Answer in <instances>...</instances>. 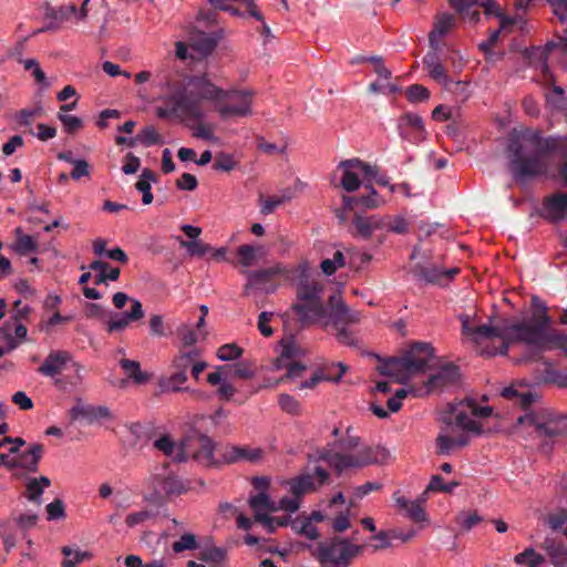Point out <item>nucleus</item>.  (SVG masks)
Returning <instances> with one entry per match:
<instances>
[{"mask_svg": "<svg viewBox=\"0 0 567 567\" xmlns=\"http://www.w3.org/2000/svg\"><path fill=\"white\" fill-rule=\"evenodd\" d=\"M554 153H558L564 159L560 176L567 186V135L544 137L536 130L514 131L509 135L506 148L508 169L513 179L526 185L532 179L545 175L549 167L548 157Z\"/></svg>", "mask_w": 567, "mask_h": 567, "instance_id": "f257e3e1", "label": "nucleus"}, {"mask_svg": "<svg viewBox=\"0 0 567 567\" xmlns=\"http://www.w3.org/2000/svg\"><path fill=\"white\" fill-rule=\"evenodd\" d=\"M156 86L161 91L157 100L163 103L156 107L161 118L204 120L206 114L200 106L202 101L214 104L216 109L225 97V90L214 84L206 75L187 79L185 85L179 82L159 78Z\"/></svg>", "mask_w": 567, "mask_h": 567, "instance_id": "f03ea898", "label": "nucleus"}, {"mask_svg": "<svg viewBox=\"0 0 567 567\" xmlns=\"http://www.w3.org/2000/svg\"><path fill=\"white\" fill-rule=\"evenodd\" d=\"M551 319L547 313L538 317L532 316L528 319L505 320L497 328H482L481 336H496L502 340L498 350L487 351V354L506 355L511 343H523L537 352L550 350L554 347L556 331H550Z\"/></svg>", "mask_w": 567, "mask_h": 567, "instance_id": "7ed1b4c3", "label": "nucleus"}, {"mask_svg": "<svg viewBox=\"0 0 567 567\" xmlns=\"http://www.w3.org/2000/svg\"><path fill=\"white\" fill-rule=\"evenodd\" d=\"M454 422L446 421L436 437V450L440 455H450L455 450L466 446L472 436L483 432L480 419L492 414L489 406H478L475 399H466L452 406Z\"/></svg>", "mask_w": 567, "mask_h": 567, "instance_id": "20e7f679", "label": "nucleus"}, {"mask_svg": "<svg viewBox=\"0 0 567 567\" xmlns=\"http://www.w3.org/2000/svg\"><path fill=\"white\" fill-rule=\"evenodd\" d=\"M360 439L350 434V427L347 429V435L336 443V451L323 450L319 458L327 462L338 474L349 468L363 467L379 461V454L384 456L388 451L381 447H360Z\"/></svg>", "mask_w": 567, "mask_h": 567, "instance_id": "39448f33", "label": "nucleus"}, {"mask_svg": "<svg viewBox=\"0 0 567 567\" xmlns=\"http://www.w3.org/2000/svg\"><path fill=\"white\" fill-rule=\"evenodd\" d=\"M300 279L297 285V300L292 310L302 323H320L329 316L330 307H324L322 293L323 285L307 274L308 266H299Z\"/></svg>", "mask_w": 567, "mask_h": 567, "instance_id": "423d86ee", "label": "nucleus"}, {"mask_svg": "<svg viewBox=\"0 0 567 567\" xmlns=\"http://www.w3.org/2000/svg\"><path fill=\"white\" fill-rule=\"evenodd\" d=\"M360 319V312L348 308L341 298L332 296L330 298L329 316L319 324L323 328L332 326L336 329V338L339 343L348 347H357L359 343L358 339L348 327L359 323Z\"/></svg>", "mask_w": 567, "mask_h": 567, "instance_id": "0eeeda50", "label": "nucleus"}, {"mask_svg": "<svg viewBox=\"0 0 567 567\" xmlns=\"http://www.w3.org/2000/svg\"><path fill=\"white\" fill-rule=\"evenodd\" d=\"M362 550V545L354 544L349 538L336 536L319 544L318 560L328 567H348Z\"/></svg>", "mask_w": 567, "mask_h": 567, "instance_id": "6e6552de", "label": "nucleus"}, {"mask_svg": "<svg viewBox=\"0 0 567 567\" xmlns=\"http://www.w3.org/2000/svg\"><path fill=\"white\" fill-rule=\"evenodd\" d=\"M195 357H202L197 348L181 350L173 357L169 364V375L162 377L158 385L164 392H178L185 390L183 384L187 381V372Z\"/></svg>", "mask_w": 567, "mask_h": 567, "instance_id": "1a4fd4ad", "label": "nucleus"}, {"mask_svg": "<svg viewBox=\"0 0 567 567\" xmlns=\"http://www.w3.org/2000/svg\"><path fill=\"white\" fill-rule=\"evenodd\" d=\"M255 96L256 91L251 89L225 90V97L217 103L216 112L221 118L250 116Z\"/></svg>", "mask_w": 567, "mask_h": 567, "instance_id": "9d476101", "label": "nucleus"}, {"mask_svg": "<svg viewBox=\"0 0 567 567\" xmlns=\"http://www.w3.org/2000/svg\"><path fill=\"white\" fill-rule=\"evenodd\" d=\"M374 172L375 166L359 158L344 159L338 164L332 181L340 174V186L344 190L352 193L359 189L364 181H370Z\"/></svg>", "mask_w": 567, "mask_h": 567, "instance_id": "9b49d317", "label": "nucleus"}, {"mask_svg": "<svg viewBox=\"0 0 567 567\" xmlns=\"http://www.w3.org/2000/svg\"><path fill=\"white\" fill-rule=\"evenodd\" d=\"M290 269L281 262H277L265 269L248 271L244 293L247 296L256 291L271 293L276 291L278 287L276 279H290Z\"/></svg>", "mask_w": 567, "mask_h": 567, "instance_id": "f8f14e48", "label": "nucleus"}, {"mask_svg": "<svg viewBox=\"0 0 567 567\" xmlns=\"http://www.w3.org/2000/svg\"><path fill=\"white\" fill-rule=\"evenodd\" d=\"M519 423L535 427L539 435L558 436L567 432V417L549 411L532 412L518 419Z\"/></svg>", "mask_w": 567, "mask_h": 567, "instance_id": "ddd939ff", "label": "nucleus"}, {"mask_svg": "<svg viewBox=\"0 0 567 567\" xmlns=\"http://www.w3.org/2000/svg\"><path fill=\"white\" fill-rule=\"evenodd\" d=\"M153 447L174 462L183 463L189 457L184 440H177L165 429H156L148 435Z\"/></svg>", "mask_w": 567, "mask_h": 567, "instance_id": "4468645a", "label": "nucleus"}, {"mask_svg": "<svg viewBox=\"0 0 567 567\" xmlns=\"http://www.w3.org/2000/svg\"><path fill=\"white\" fill-rule=\"evenodd\" d=\"M329 473L321 466L315 467V474L302 473L293 478L286 481L284 484L297 498L317 489L318 486L327 483Z\"/></svg>", "mask_w": 567, "mask_h": 567, "instance_id": "2eb2a0df", "label": "nucleus"}, {"mask_svg": "<svg viewBox=\"0 0 567 567\" xmlns=\"http://www.w3.org/2000/svg\"><path fill=\"white\" fill-rule=\"evenodd\" d=\"M156 501L171 499L187 492L188 486L174 473L156 474L151 480Z\"/></svg>", "mask_w": 567, "mask_h": 567, "instance_id": "dca6fc26", "label": "nucleus"}, {"mask_svg": "<svg viewBox=\"0 0 567 567\" xmlns=\"http://www.w3.org/2000/svg\"><path fill=\"white\" fill-rule=\"evenodd\" d=\"M265 450L252 445L226 444L221 446V463L230 465L235 463L258 464L264 460Z\"/></svg>", "mask_w": 567, "mask_h": 567, "instance_id": "f3484780", "label": "nucleus"}, {"mask_svg": "<svg viewBox=\"0 0 567 567\" xmlns=\"http://www.w3.org/2000/svg\"><path fill=\"white\" fill-rule=\"evenodd\" d=\"M396 127L401 138L410 143L419 144L426 137L424 122L419 114L405 113L398 120Z\"/></svg>", "mask_w": 567, "mask_h": 567, "instance_id": "a211bd4d", "label": "nucleus"}, {"mask_svg": "<svg viewBox=\"0 0 567 567\" xmlns=\"http://www.w3.org/2000/svg\"><path fill=\"white\" fill-rule=\"evenodd\" d=\"M73 360V355L65 350L51 351L44 359L43 363L39 367L38 372L44 377L51 378L53 384L55 380L60 379L61 372L65 368H70Z\"/></svg>", "mask_w": 567, "mask_h": 567, "instance_id": "6ab92c4d", "label": "nucleus"}, {"mask_svg": "<svg viewBox=\"0 0 567 567\" xmlns=\"http://www.w3.org/2000/svg\"><path fill=\"white\" fill-rule=\"evenodd\" d=\"M216 444L207 435H199L196 443V450L192 453V458L204 467H221V447L218 455L215 454Z\"/></svg>", "mask_w": 567, "mask_h": 567, "instance_id": "aec40b11", "label": "nucleus"}, {"mask_svg": "<svg viewBox=\"0 0 567 567\" xmlns=\"http://www.w3.org/2000/svg\"><path fill=\"white\" fill-rule=\"evenodd\" d=\"M402 357L412 375H415L429 367L434 357V350L430 343H415Z\"/></svg>", "mask_w": 567, "mask_h": 567, "instance_id": "412c9836", "label": "nucleus"}, {"mask_svg": "<svg viewBox=\"0 0 567 567\" xmlns=\"http://www.w3.org/2000/svg\"><path fill=\"white\" fill-rule=\"evenodd\" d=\"M393 499L398 511H400L401 514H403L412 522L425 523L429 520L427 514L423 507V504L426 502V497L424 495L417 497L414 501H410L401 495L400 492H395L393 494Z\"/></svg>", "mask_w": 567, "mask_h": 567, "instance_id": "4be33fe9", "label": "nucleus"}, {"mask_svg": "<svg viewBox=\"0 0 567 567\" xmlns=\"http://www.w3.org/2000/svg\"><path fill=\"white\" fill-rule=\"evenodd\" d=\"M413 274L420 280L426 284L445 286L447 285L456 274L458 268L443 269L437 266H421L417 265L413 269Z\"/></svg>", "mask_w": 567, "mask_h": 567, "instance_id": "5701e85b", "label": "nucleus"}, {"mask_svg": "<svg viewBox=\"0 0 567 567\" xmlns=\"http://www.w3.org/2000/svg\"><path fill=\"white\" fill-rule=\"evenodd\" d=\"M326 370V372L323 369L317 370L309 379L302 381L298 389H315L321 381L339 383L344 373L348 371V365L343 362H336L327 367Z\"/></svg>", "mask_w": 567, "mask_h": 567, "instance_id": "b1692460", "label": "nucleus"}, {"mask_svg": "<svg viewBox=\"0 0 567 567\" xmlns=\"http://www.w3.org/2000/svg\"><path fill=\"white\" fill-rule=\"evenodd\" d=\"M144 317V310L141 301L131 299V310L112 316L106 322L107 332L123 331L131 322L137 321Z\"/></svg>", "mask_w": 567, "mask_h": 567, "instance_id": "393cba45", "label": "nucleus"}, {"mask_svg": "<svg viewBox=\"0 0 567 567\" xmlns=\"http://www.w3.org/2000/svg\"><path fill=\"white\" fill-rule=\"evenodd\" d=\"M75 12V4L68 3L58 8L47 6L44 9V19L47 23L38 32L53 31L61 28V25L72 19V13Z\"/></svg>", "mask_w": 567, "mask_h": 567, "instance_id": "a878e982", "label": "nucleus"}, {"mask_svg": "<svg viewBox=\"0 0 567 567\" xmlns=\"http://www.w3.org/2000/svg\"><path fill=\"white\" fill-rule=\"evenodd\" d=\"M380 374L393 379L398 383H406L413 375L409 370L403 357L391 358L378 365Z\"/></svg>", "mask_w": 567, "mask_h": 567, "instance_id": "bb28decb", "label": "nucleus"}, {"mask_svg": "<svg viewBox=\"0 0 567 567\" xmlns=\"http://www.w3.org/2000/svg\"><path fill=\"white\" fill-rule=\"evenodd\" d=\"M567 215V195L563 193L547 197L542 208V216L553 223L565 219Z\"/></svg>", "mask_w": 567, "mask_h": 567, "instance_id": "cd10ccee", "label": "nucleus"}, {"mask_svg": "<svg viewBox=\"0 0 567 567\" xmlns=\"http://www.w3.org/2000/svg\"><path fill=\"white\" fill-rule=\"evenodd\" d=\"M386 226V218L380 215L361 216L357 215L353 219V227L355 235L368 239L377 230H384Z\"/></svg>", "mask_w": 567, "mask_h": 567, "instance_id": "c85d7f7f", "label": "nucleus"}, {"mask_svg": "<svg viewBox=\"0 0 567 567\" xmlns=\"http://www.w3.org/2000/svg\"><path fill=\"white\" fill-rule=\"evenodd\" d=\"M70 369L72 374L62 375L54 384L58 390L68 393L76 391L85 378V368L80 362H72Z\"/></svg>", "mask_w": 567, "mask_h": 567, "instance_id": "c756f323", "label": "nucleus"}, {"mask_svg": "<svg viewBox=\"0 0 567 567\" xmlns=\"http://www.w3.org/2000/svg\"><path fill=\"white\" fill-rule=\"evenodd\" d=\"M423 64L429 72V75L443 85L445 89L450 86L452 80L449 78L445 68L440 61L436 50L429 52L423 58Z\"/></svg>", "mask_w": 567, "mask_h": 567, "instance_id": "7c9ffc66", "label": "nucleus"}, {"mask_svg": "<svg viewBox=\"0 0 567 567\" xmlns=\"http://www.w3.org/2000/svg\"><path fill=\"white\" fill-rule=\"evenodd\" d=\"M455 27V17L451 13H440L434 22L433 29L429 34V41L433 50H437L439 41Z\"/></svg>", "mask_w": 567, "mask_h": 567, "instance_id": "2f4dec72", "label": "nucleus"}, {"mask_svg": "<svg viewBox=\"0 0 567 567\" xmlns=\"http://www.w3.org/2000/svg\"><path fill=\"white\" fill-rule=\"evenodd\" d=\"M460 377L458 368L453 363L443 364L439 371L429 379L430 389L444 388L457 382Z\"/></svg>", "mask_w": 567, "mask_h": 567, "instance_id": "473e14b6", "label": "nucleus"}, {"mask_svg": "<svg viewBox=\"0 0 567 567\" xmlns=\"http://www.w3.org/2000/svg\"><path fill=\"white\" fill-rule=\"evenodd\" d=\"M217 37L213 33L195 31L190 35V49L197 53L198 56H206L210 54L217 45Z\"/></svg>", "mask_w": 567, "mask_h": 567, "instance_id": "72a5a7b5", "label": "nucleus"}, {"mask_svg": "<svg viewBox=\"0 0 567 567\" xmlns=\"http://www.w3.org/2000/svg\"><path fill=\"white\" fill-rule=\"evenodd\" d=\"M43 447L41 444H33L24 452L17 454V468H23L29 472H37L38 464L42 456Z\"/></svg>", "mask_w": 567, "mask_h": 567, "instance_id": "f704fd0d", "label": "nucleus"}, {"mask_svg": "<svg viewBox=\"0 0 567 567\" xmlns=\"http://www.w3.org/2000/svg\"><path fill=\"white\" fill-rule=\"evenodd\" d=\"M543 548L554 566L561 567L567 564V547L555 538L546 537L543 542Z\"/></svg>", "mask_w": 567, "mask_h": 567, "instance_id": "c9c22d12", "label": "nucleus"}, {"mask_svg": "<svg viewBox=\"0 0 567 567\" xmlns=\"http://www.w3.org/2000/svg\"><path fill=\"white\" fill-rule=\"evenodd\" d=\"M248 503L255 514L256 520H259L266 514L274 513L275 509V502L271 501L270 496L265 492H259L258 494L250 496Z\"/></svg>", "mask_w": 567, "mask_h": 567, "instance_id": "e433bc0d", "label": "nucleus"}, {"mask_svg": "<svg viewBox=\"0 0 567 567\" xmlns=\"http://www.w3.org/2000/svg\"><path fill=\"white\" fill-rule=\"evenodd\" d=\"M120 365L126 377L136 384H145L151 380V374L142 371L140 362L135 360L122 359Z\"/></svg>", "mask_w": 567, "mask_h": 567, "instance_id": "4c0bfd02", "label": "nucleus"}, {"mask_svg": "<svg viewBox=\"0 0 567 567\" xmlns=\"http://www.w3.org/2000/svg\"><path fill=\"white\" fill-rule=\"evenodd\" d=\"M365 188L370 190L368 196L344 197L343 203L346 208L351 209L353 204L361 205L365 208H375L384 204V200L379 198L375 189L372 186L367 185Z\"/></svg>", "mask_w": 567, "mask_h": 567, "instance_id": "58836bf2", "label": "nucleus"}, {"mask_svg": "<svg viewBox=\"0 0 567 567\" xmlns=\"http://www.w3.org/2000/svg\"><path fill=\"white\" fill-rule=\"evenodd\" d=\"M51 485V481L47 476H40L39 478H30L27 482L25 496L32 503L38 505L41 504V496L47 487Z\"/></svg>", "mask_w": 567, "mask_h": 567, "instance_id": "ea45409f", "label": "nucleus"}, {"mask_svg": "<svg viewBox=\"0 0 567 567\" xmlns=\"http://www.w3.org/2000/svg\"><path fill=\"white\" fill-rule=\"evenodd\" d=\"M152 183H156L155 174L148 169H143L135 188L142 193V203L150 205L153 202Z\"/></svg>", "mask_w": 567, "mask_h": 567, "instance_id": "a19ab883", "label": "nucleus"}, {"mask_svg": "<svg viewBox=\"0 0 567 567\" xmlns=\"http://www.w3.org/2000/svg\"><path fill=\"white\" fill-rule=\"evenodd\" d=\"M460 320L462 322V332H463V334H466V336L471 337L473 342H475L476 344H480L481 342H483L485 340H489V339H495L496 338V336H481L478 333L480 329H482V328H497V326H493L491 322L489 323H485V324H481V326L475 327V328H472L471 323H470V317L468 316L462 315V316H460Z\"/></svg>", "mask_w": 567, "mask_h": 567, "instance_id": "79ce46f5", "label": "nucleus"}, {"mask_svg": "<svg viewBox=\"0 0 567 567\" xmlns=\"http://www.w3.org/2000/svg\"><path fill=\"white\" fill-rule=\"evenodd\" d=\"M545 556L537 553L533 547L526 548L524 551L514 557V563L525 567H539L545 563Z\"/></svg>", "mask_w": 567, "mask_h": 567, "instance_id": "37998d69", "label": "nucleus"}, {"mask_svg": "<svg viewBox=\"0 0 567 567\" xmlns=\"http://www.w3.org/2000/svg\"><path fill=\"white\" fill-rule=\"evenodd\" d=\"M298 352V347L292 339L282 340L280 357L274 362V369L282 370L285 363L293 361V358L297 357Z\"/></svg>", "mask_w": 567, "mask_h": 567, "instance_id": "c03bdc74", "label": "nucleus"}, {"mask_svg": "<svg viewBox=\"0 0 567 567\" xmlns=\"http://www.w3.org/2000/svg\"><path fill=\"white\" fill-rule=\"evenodd\" d=\"M291 523V528L300 535L306 536L310 540H315L319 536L318 528L316 525L311 522V519H307V517H298Z\"/></svg>", "mask_w": 567, "mask_h": 567, "instance_id": "a18cd8bd", "label": "nucleus"}, {"mask_svg": "<svg viewBox=\"0 0 567 567\" xmlns=\"http://www.w3.org/2000/svg\"><path fill=\"white\" fill-rule=\"evenodd\" d=\"M62 554L65 556V559L62 561V567H75L84 560H87L92 557V554L86 550L73 549L69 546H64L61 549Z\"/></svg>", "mask_w": 567, "mask_h": 567, "instance_id": "49530a36", "label": "nucleus"}, {"mask_svg": "<svg viewBox=\"0 0 567 567\" xmlns=\"http://www.w3.org/2000/svg\"><path fill=\"white\" fill-rule=\"evenodd\" d=\"M291 199V195L289 193H285L282 195H274L267 198L260 196V213L262 215L272 214L280 205Z\"/></svg>", "mask_w": 567, "mask_h": 567, "instance_id": "de8ad7c7", "label": "nucleus"}, {"mask_svg": "<svg viewBox=\"0 0 567 567\" xmlns=\"http://www.w3.org/2000/svg\"><path fill=\"white\" fill-rule=\"evenodd\" d=\"M181 247L185 248L187 254L193 257H203L212 250L210 246L203 243L200 239L197 240H184L178 237Z\"/></svg>", "mask_w": 567, "mask_h": 567, "instance_id": "09e8293b", "label": "nucleus"}, {"mask_svg": "<svg viewBox=\"0 0 567 567\" xmlns=\"http://www.w3.org/2000/svg\"><path fill=\"white\" fill-rule=\"evenodd\" d=\"M20 63L27 71H31L37 83L41 84L43 87L50 86L45 73L42 71L35 59H21Z\"/></svg>", "mask_w": 567, "mask_h": 567, "instance_id": "8fccbe9b", "label": "nucleus"}, {"mask_svg": "<svg viewBox=\"0 0 567 567\" xmlns=\"http://www.w3.org/2000/svg\"><path fill=\"white\" fill-rule=\"evenodd\" d=\"M198 547L197 537L193 533H184L179 539L172 544V549L175 554L183 553L185 550H194Z\"/></svg>", "mask_w": 567, "mask_h": 567, "instance_id": "3c124183", "label": "nucleus"}, {"mask_svg": "<svg viewBox=\"0 0 567 567\" xmlns=\"http://www.w3.org/2000/svg\"><path fill=\"white\" fill-rule=\"evenodd\" d=\"M344 266V256L342 251L337 250L332 258L323 259L320 264V268L327 276L333 275L339 268Z\"/></svg>", "mask_w": 567, "mask_h": 567, "instance_id": "603ef678", "label": "nucleus"}, {"mask_svg": "<svg viewBox=\"0 0 567 567\" xmlns=\"http://www.w3.org/2000/svg\"><path fill=\"white\" fill-rule=\"evenodd\" d=\"M261 250V247H255L251 245H241L237 249V254L239 257V262L244 267H250L254 265L258 251Z\"/></svg>", "mask_w": 567, "mask_h": 567, "instance_id": "864d4df0", "label": "nucleus"}, {"mask_svg": "<svg viewBox=\"0 0 567 567\" xmlns=\"http://www.w3.org/2000/svg\"><path fill=\"white\" fill-rule=\"evenodd\" d=\"M483 520V517L477 512L463 511L456 516V523L464 529L471 530Z\"/></svg>", "mask_w": 567, "mask_h": 567, "instance_id": "5fc2aeb1", "label": "nucleus"}, {"mask_svg": "<svg viewBox=\"0 0 567 567\" xmlns=\"http://www.w3.org/2000/svg\"><path fill=\"white\" fill-rule=\"evenodd\" d=\"M547 525L551 530L563 532L567 537V512L559 511L557 513H553L547 517Z\"/></svg>", "mask_w": 567, "mask_h": 567, "instance_id": "6e6d98bb", "label": "nucleus"}, {"mask_svg": "<svg viewBox=\"0 0 567 567\" xmlns=\"http://www.w3.org/2000/svg\"><path fill=\"white\" fill-rule=\"evenodd\" d=\"M140 144L148 147L162 143L161 135L153 125H147L137 134Z\"/></svg>", "mask_w": 567, "mask_h": 567, "instance_id": "4d7b16f0", "label": "nucleus"}, {"mask_svg": "<svg viewBox=\"0 0 567 567\" xmlns=\"http://www.w3.org/2000/svg\"><path fill=\"white\" fill-rule=\"evenodd\" d=\"M258 522L269 534H272L278 527L287 526L291 520L290 516L275 517L270 514H266Z\"/></svg>", "mask_w": 567, "mask_h": 567, "instance_id": "13d9d810", "label": "nucleus"}, {"mask_svg": "<svg viewBox=\"0 0 567 567\" xmlns=\"http://www.w3.org/2000/svg\"><path fill=\"white\" fill-rule=\"evenodd\" d=\"M280 409L289 414L298 415L301 412V404L292 395L282 393L278 398Z\"/></svg>", "mask_w": 567, "mask_h": 567, "instance_id": "bf43d9fd", "label": "nucleus"}, {"mask_svg": "<svg viewBox=\"0 0 567 567\" xmlns=\"http://www.w3.org/2000/svg\"><path fill=\"white\" fill-rule=\"evenodd\" d=\"M233 378V365H219L214 372L208 373L207 382L212 385H216L221 381H227Z\"/></svg>", "mask_w": 567, "mask_h": 567, "instance_id": "052dcab7", "label": "nucleus"}, {"mask_svg": "<svg viewBox=\"0 0 567 567\" xmlns=\"http://www.w3.org/2000/svg\"><path fill=\"white\" fill-rule=\"evenodd\" d=\"M502 395L505 398H518L523 406H528L536 398V395L527 390L525 392H518L516 389L509 386L502 391Z\"/></svg>", "mask_w": 567, "mask_h": 567, "instance_id": "680f3d73", "label": "nucleus"}, {"mask_svg": "<svg viewBox=\"0 0 567 567\" xmlns=\"http://www.w3.org/2000/svg\"><path fill=\"white\" fill-rule=\"evenodd\" d=\"M406 97L412 103L423 102L430 97V91L421 84H413L408 87Z\"/></svg>", "mask_w": 567, "mask_h": 567, "instance_id": "e2e57ef3", "label": "nucleus"}, {"mask_svg": "<svg viewBox=\"0 0 567 567\" xmlns=\"http://www.w3.org/2000/svg\"><path fill=\"white\" fill-rule=\"evenodd\" d=\"M386 218L385 231L395 234H405L409 230V224L402 216H384Z\"/></svg>", "mask_w": 567, "mask_h": 567, "instance_id": "0e129e2a", "label": "nucleus"}, {"mask_svg": "<svg viewBox=\"0 0 567 567\" xmlns=\"http://www.w3.org/2000/svg\"><path fill=\"white\" fill-rule=\"evenodd\" d=\"M299 507L300 499L292 495V497H282L279 502H275L274 513L284 511L288 514H293Z\"/></svg>", "mask_w": 567, "mask_h": 567, "instance_id": "69168bd1", "label": "nucleus"}, {"mask_svg": "<svg viewBox=\"0 0 567 567\" xmlns=\"http://www.w3.org/2000/svg\"><path fill=\"white\" fill-rule=\"evenodd\" d=\"M194 123L189 125L190 130L193 131V135L197 138H202L205 141H215L216 136L214 135L212 128L207 125H204L202 123L203 120L197 121L193 120Z\"/></svg>", "mask_w": 567, "mask_h": 567, "instance_id": "338daca9", "label": "nucleus"}, {"mask_svg": "<svg viewBox=\"0 0 567 567\" xmlns=\"http://www.w3.org/2000/svg\"><path fill=\"white\" fill-rule=\"evenodd\" d=\"M241 349L234 343L221 346L217 350V358L221 361H231L241 355Z\"/></svg>", "mask_w": 567, "mask_h": 567, "instance_id": "774afa93", "label": "nucleus"}]
</instances>
